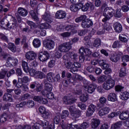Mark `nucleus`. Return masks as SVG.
<instances>
[{
    "instance_id": "f257e3e1",
    "label": "nucleus",
    "mask_w": 129,
    "mask_h": 129,
    "mask_svg": "<svg viewBox=\"0 0 129 129\" xmlns=\"http://www.w3.org/2000/svg\"><path fill=\"white\" fill-rule=\"evenodd\" d=\"M114 14V10L112 9L111 8L107 7L106 8L103 13V18L102 19V22L103 23H106L107 21L110 20Z\"/></svg>"
},
{
    "instance_id": "f03ea898",
    "label": "nucleus",
    "mask_w": 129,
    "mask_h": 129,
    "mask_svg": "<svg viewBox=\"0 0 129 129\" xmlns=\"http://www.w3.org/2000/svg\"><path fill=\"white\" fill-rule=\"evenodd\" d=\"M29 74L31 76L37 79H43L46 77V75L44 73L41 71H36V70L33 69H30Z\"/></svg>"
},
{
    "instance_id": "7ed1b4c3",
    "label": "nucleus",
    "mask_w": 129,
    "mask_h": 129,
    "mask_svg": "<svg viewBox=\"0 0 129 129\" xmlns=\"http://www.w3.org/2000/svg\"><path fill=\"white\" fill-rule=\"evenodd\" d=\"M6 28L12 29V30H17L18 24H17V20L16 19L13 18L12 16L9 17V20L7 21Z\"/></svg>"
},
{
    "instance_id": "20e7f679",
    "label": "nucleus",
    "mask_w": 129,
    "mask_h": 129,
    "mask_svg": "<svg viewBox=\"0 0 129 129\" xmlns=\"http://www.w3.org/2000/svg\"><path fill=\"white\" fill-rule=\"evenodd\" d=\"M72 41H70L59 45L58 49L60 52H68L70 51V50H71V48H72Z\"/></svg>"
},
{
    "instance_id": "39448f33",
    "label": "nucleus",
    "mask_w": 129,
    "mask_h": 129,
    "mask_svg": "<svg viewBox=\"0 0 129 129\" xmlns=\"http://www.w3.org/2000/svg\"><path fill=\"white\" fill-rule=\"evenodd\" d=\"M114 85H115V81L112 79H109L103 83L102 87L105 90H109L113 88Z\"/></svg>"
},
{
    "instance_id": "423d86ee",
    "label": "nucleus",
    "mask_w": 129,
    "mask_h": 129,
    "mask_svg": "<svg viewBox=\"0 0 129 129\" xmlns=\"http://www.w3.org/2000/svg\"><path fill=\"white\" fill-rule=\"evenodd\" d=\"M38 59L41 62H46L47 60L50 59V53L47 51L40 52L38 54Z\"/></svg>"
},
{
    "instance_id": "0eeeda50",
    "label": "nucleus",
    "mask_w": 129,
    "mask_h": 129,
    "mask_svg": "<svg viewBox=\"0 0 129 129\" xmlns=\"http://www.w3.org/2000/svg\"><path fill=\"white\" fill-rule=\"evenodd\" d=\"M18 59L8 57L6 61V66L7 67H15L18 64Z\"/></svg>"
},
{
    "instance_id": "6e6552de",
    "label": "nucleus",
    "mask_w": 129,
    "mask_h": 129,
    "mask_svg": "<svg viewBox=\"0 0 129 129\" xmlns=\"http://www.w3.org/2000/svg\"><path fill=\"white\" fill-rule=\"evenodd\" d=\"M25 57L27 60L32 61V60H35L36 57H37V53L33 51H29L25 54Z\"/></svg>"
},
{
    "instance_id": "1a4fd4ad",
    "label": "nucleus",
    "mask_w": 129,
    "mask_h": 129,
    "mask_svg": "<svg viewBox=\"0 0 129 129\" xmlns=\"http://www.w3.org/2000/svg\"><path fill=\"white\" fill-rule=\"evenodd\" d=\"M93 25V22L90 19H87L86 21L82 22L81 26L83 29L90 28Z\"/></svg>"
},
{
    "instance_id": "9d476101",
    "label": "nucleus",
    "mask_w": 129,
    "mask_h": 129,
    "mask_svg": "<svg viewBox=\"0 0 129 129\" xmlns=\"http://www.w3.org/2000/svg\"><path fill=\"white\" fill-rule=\"evenodd\" d=\"M95 109H96V106L93 104H91L89 106L87 110L86 115L87 116H91L93 113H94V111H95Z\"/></svg>"
},
{
    "instance_id": "9b49d317",
    "label": "nucleus",
    "mask_w": 129,
    "mask_h": 129,
    "mask_svg": "<svg viewBox=\"0 0 129 129\" xmlns=\"http://www.w3.org/2000/svg\"><path fill=\"white\" fill-rule=\"evenodd\" d=\"M63 100L64 104H73L75 102V99L72 97L70 96H65L63 98Z\"/></svg>"
},
{
    "instance_id": "f8f14e48",
    "label": "nucleus",
    "mask_w": 129,
    "mask_h": 129,
    "mask_svg": "<svg viewBox=\"0 0 129 129\" xmlns=\"http://www.w3.org/2000/svg\"><path fill=\"white\" fill-rule=\"evenodd\" d=\"M97 87V86L96 84H90L88 86L85 87V90L86 91H87L88 93H93L94 91H95V89H96V88Z\"/></svg>"
},
{
    "instance_id": "ddd939ff",
    "label": "nucleus",
    "mask_w": 129,
    "mask_h": 129,
    "mask_svg": "<svg viewBox=\"0 0 129 129\" xmlns=\"http://www.w3.org/2000/svg\"><path fill=\"white\" fill-rule=\"evenodd\" d=\"M43 45L48 49H53L55 43L52 40L47 39L44 42Z\"/></svg>"
},
{
    "instance_id": "4468645a",
    "label": "nucleus",
    "mask_w": 129,
    "mask_h": 129,
    "mask_svg": "<svg viewBox=\"0 0 129 129\" xmlns=\"http://www.w3.org/2000/svg\"><path fill=\"white\" fill-rule=\"evenodd\" d=\"M55 18L60 19H64L66 18V12L62 10L57 11L55 14Z\"/></svg>"
},
{
    "instance_id": "2eb2a0df",
    "label": "nucleus",
    "mask_w": 129,
    "mask_h": 129,
    "mask_svg": "<svg viewBox=\"0 0 129 129\" xmlns=\"http://www.w3.org/2000/svg\"><path fill=\"white\" fill-rule=\"evenodd\" d=\"M110 110V109L109 107H105L99 111V115H100V116H103V115H105V114H108V113H109Z\"/></svg>"
},
{
    "instance_id": "dca6fc26",
    "label": "nucleus",
    "mask_w": 129,
    "mask_h": 129,
    "mask_svg": "<svg viewBox=\"0 0 129 129\" xmlns=\"http://www.w3.org/2000/svg\"><path fill=\"white\" fill-rule=\"evenodd\" d=\"M113 28L116 33H121V31H122V26L119 22L115 23L113 24Z\"/></svg>"
},
{
    "instance_id": "f3484780",
    "label": "nucleus",
    "mask_w": 129,
    "mask_h": 129,
    "mask_svg": "<svg viewBox=\"0 0 129 129\" xmlns=\"http://www.w3.org/2000/svg\"><path fill=\"white\" fill-rule=\"evenodd\" d=\"M4 101H9V102H13V95L11 94L6 93L3 96Z\"/></svg>"
},
{
    "instance_id": "a211bd4d",
    "label": "nucleus",
    "mask_w": 129,
    "mask_h": 129,
    "mask_svg": "<svg viewBox=\"0 0 129 129\" xmlns=\"http://www.w3.org/2000/svg\"><path fill=\"white\" fill-rule=\"evenodd\" d=\"M43 19L45 22L48 23L49 24H51L52 22H53V18H52V16L50 15V14L45 13L43 17Z\"/></svg>"
},
{
    "instance_id": "6ab92c4d",
    "label": "nucleus",
    "mask_w": 129,
    "mask_h": 129,
    "mask_svg": "<svg viewBox=\"0 0 129 129\" xmlns=\"http://www.w3.org/2000/svg\"><path fill=\"white\" fill-rule=\"evenodd\" d=\"M18 13L22 17H26L28 15V11L22 7L18 9Z\"/></svg>"
},
{
    "instance_id": "aec40b11",
    "label": "nucleus",
    "mask_w": 129,
    "mask_h": 129,
    "mask_svg": "<svg viewBox=\"0 0 129 129\" xmlns=\"http://www.w3.org/2000/svg\"><path fill=\"white\" fill-rule=\"evenodd\" d=\"M71 115L73 119L76 120V119L80 117V115H81V112L79 110H77L72 112Z\"/></svg>"
},
{
    "instance_id": "412c9836",
    "label": "nucleus",
    "mask_w": 129,
    "mask_h": 129,
    "mask_svg": "<svg viewBox=\"0 0 129 129\" xmlns=\"http://www.w3.org/2000/svg\"><path fill=\"white\" fill-rule=\"evenodd\" d=\"M100 124V120L98 119H92L91 122L92 128H96Z\"/></svg>"
},
{
    "instance_id": "4be33fe9",
    "label": "nucleus",
    "mask_w": 129,
    "mask_h": 129,
    "mask_svg": "<svg viewBox=\"0 0 129 129\" xmlns=\"http://www.w3.org/2000/svg\"><path fill=\"white\" fill-rule=\"evenodd\" d=\"M99 65L101 66L102 69H103V70H105L109 67V65L106 63L105 60H100L99 61Z\"/></svg>"
},
{
    "instance_id": "5701e85b",
    "label": "nucleus",
    "mask_w": 129,
    "mask_h": 129,
    "mask_svg": "<svg viewBox=\"0 0 129 129\" xmlns=\"http://www.w3.org/2000/svg\"><path fill=\"white\" fill-rule=\"evenodd\" d=\"M21 44L22 45H23V48L24 49H28V48L29 47V44L28 42H27V36L25 35L22 36Z\"/></svg>"
},
{
    "instance_id": "b1692460",
    "label": "nucleus",
    "mask_w": 129,
    "mask_h": 129,
    "mask_svg": "<svg viewBox=\"0 0 129 129\" xmlns=\"http://www.w3.org/2000/svg\"><path fill=\"white\" fill-rule=\"evenodd\" d=\"M119 117L122 120H125L129 118V111H125L119 114Z\"/></svg>"
},
{
    "instance_id": "393cba45",
    "label": "nucleus",
    "mask_w": 129,
    "mask_h": 129,
    "mask_svg": "<svg viewBox=\"0 0 129 129\" xmlns=\"http://www.w3.org/2000/svg\"><path fill=\"white\" fill-rule=\"evenodd\" d=\"M106 98H105V97L103 96L100 97L99 99L100 103L97 104V107H98L99 108H101V107L103 106V104L106 103Z\"/></svg>"
},
{
    "instance_id": "a878e982",
    "label": "nucleus",
    "mask_w": 129,
    "mask_h": 129,
    "mask_svg": "<svg viewBox=\"0 0 129 129\" xmlns=\"http://www.w3.org/2000/svg\"><path fill=\"white\" fill-rule=\"evenodd\" d=\"M108 100L109 101H112L114 102V101H116L117 100V98L116 97V94L114 93H110L107 97Z\"/></svg>"
},
{
    "instance_id": "bb28decb",
    "label": "nucleus",
    "mask_w": 129,
    "mask_h": 129,
    "mask_svg": "<svg viewBox=\"0 0 129 129\" xmlns=\"http://www.w3.org/2000/svg\"><path fill=\"white\" fill-rule=\"evenodd\" d=\"M7 48L10 50L13 53H15L17 51L16 45L14 43L12 42H9L7 45Z\"/></svg>"
},
{
    "instance_id": "cd10ccee",
    "label": "nucleus",
    "mask_w": 129,
    "mask_h": 129,
    "mask_svg": "<svg viewBox=\"0 0 129 129\" xmlns=\"http://www.w3.org/2000/svg\"><path fill=\"white\" fill-rule=\"evenodd\" d=\"M120 98L122 100H127L129 99V93L126 91L121 92L120 93Z\"/></svg>"
},
{
    "instance_id": "c85d7f7f",
    "label": "nucleus",
    "mask_w": 129,
    "mask_h": 129,
    "mask_svg": "<svg viewBox=\"0 0 129 129\" xmlns=\"http://www.w3.org/2000/svg\"><path fill=\"white\" fill-rule=\"evenodd\" d=\"M9 20V17H4L0 21V27L4 28V29L7 27V24Z\"/></svg>"
},
{
    "instance_id": "c756f323",
    "label": "nucleus",
    "mask_w": 129,
    "mask_h": 129,
    "mask_svg": "<svg viewBox=\"0 0 129 129\" xmlns=\"http://www.w3.org/2000/svg\"><path fill=\"white\" fill-rule=\"evenodd\" d=\"M22 66L24 72L26 73H28V72L30 73V70H30L29 66H28V62L23 60L22 61Z\"/></svg>"
},
{
    "instance_id": "7c9ffc66",
    "label": "nucleus",
    "mask_w": 129,
    "mask_h": 129,
    "mask_svg": "<svg viewBox=\"0 0 129 129\" xmlns=\"http://www.w3.org/2000/svg\"><path fill=\"white\" fill-rule=\"evenodd\" d=\"M121 60L123 63H121L122 66L125 67L126 66V62L129 61V55H124L121 56Z\"/></svg>"
},
{
    "instance_id": "2f4dec72",
    "label": "nucleus",
    "mask_w": 129,
    "mask_h": 129,
    "mask_svg": "<svg viewBox=\"0 0 129 129\" xmlns=\"http://www.w3.org/2000/svg\"><path fill=\"white\" fill-rule=\"evenodd\" d=\"M121 125H122V121H119L112 124L111 126V129L120 128V127H121Z\"/></svg>"
},
{
    "instance_id": "473e14b6",
    "label": "nucleus",
    "mask_w": 129,
    "mask_h": 129,
    "mask_svg": "<svg viewBox=\"0 0 129 129\" xmlns=\"http://www.w3.org/2000/svg\"><path fill=\"white\" fill-rule=\"evenodd\" d=\"M64 65L67 69H70L71 68H72L73 66V61H72V60H66L64 61Z\"/></svg>"
},
{
    "instance_id": "72a5a7b5",
    "label": "nucleus",
    "mask_w": 129,
    "mask_h": 129,
    "mask_svg": "<svg viewBox=\"0 0 129 129\" xmlns=\"http://www.w3.org/2000/svg\"><path fill=\"white\" fill-rule=\"evenodd\" d=\"M75 94L80 95L82 94V90H81V85L78 84L76 86V88L74 90Z\"/></svg>"
},
{
    "instance_id": "f704fd0d",
    "label": "nucleus",
    "mask_w": 129,
    "mask_h": 129,
    "mask_svg": "<svg viewBox=\"0 0 129 129\" xmlns=\"http://www.w3.org/2000/svg\"><path fill=\"white\" fill-rule=\"evenodd\" d=\"M54 73L52 72L48 73L46 75L47 80L49 81V82H53L54 81Z\"/></svg>"
},
{
    "instance_id": "c9c22d12",
    "label": "nucleus",
    "mask_w": 129,
    "mask_h": 129,
    "mask_svg": "<svg viewBox=\"0 0 129 129\" xmlns=\"http://www.w3.org/2000/svg\"><path fill=\"white\" fill-rule=\"evenodd\" d=\"M32 44L34 48H39L41 46V41L38 38H35L33 40Z\"/></svg>"
},
{
    "instance_id": "e433bc0d",
    "label": "nucleus",
    "mask_w": 129,
    "mask_h": 129,
    "mask_svg": "<svg viewBox=\"0 0 129 129\" xmlns=\"http://www.w3.org/2000/svg\"><path fill=\"white\" fill-rule=\"evenodd\" d=\"M44 89L46 91L51 92L53 89V85L50 83H46L44 85Z\"/></svg>"
},
{
    "instance_id": "4c0bfd02",
    "label": "nucleus",
    "mask_w": 129,
    "mask_h": 129,
    "mask_svg": "<svg viewBox=\"0 0 129 129\" xmlns=\"http://www.w3.org/2000/svg\"><path fill=\"white\" fill-rule=\"evenodd\" d=\"M27 24L28 26H30L31 30H34V29L38 28V25H36V23L33 22V21H27Z\"/></svg>"
},
{
    "instance_id": "58836bf2",
    "label": "nucleus",
    "mask_w": 129,
    "mask_h": 129,
    "mask_svg": "<svg viewBox=\"0 0 129 129\" xmlns=\"http://www.w3.org/2000/svg\"><path fill=\"white\" fill-rule=\"evenodd\" d=\"M30 14L32 16V18L35 22H39V17H38V15L36 14L34 10H31L30 12Z\"/></svg>"
},
{
    "instance_id": "ea45409f",
    "label": "nucleus",
    "mask_w": 129,
    "mask_h": 129,
    "mask_svg": "<svg viewBox=\"0 0 129 129\" xmlns=\"http://www.w3.org/2000/svg\"><path fill=\"white\" fill-rule=\"evenodd\" d=\"M87 17H86V15H82L80 17L76 18L75 19L76 23H80V22H84V21H86V18Z\"/></svg>"
},
{
    "instance_id": "a19ab883",
    "label": "nucleus",
    "mask_w": 129,
    "mask_h": 129,
    "mask_svg": "<svg viewBox=\"0 0 129 129\" xmlns=\"http://www.w3.org/2000/svg\"><path fill=\"white\" fill-rule=\"evenodd\" d=\"M122 45V42L119 40H116L114 42V43L112 44V48H119L121 47Z\"/></svg>"
},
{
    "instance_id": "79ce46f5",
    "label": "nucleus",
    "mask_w": 129,
    "mask_h": 129,
    "mask_svg": "<svg viewBox=\"0 0 129 129\" xmlns=\"http://www.w3.org/2000/svg\"><path fill=\"white\" fill-rule=\"evenodd\" d=\"M119 59H120V56H118L116 55L112 54L110 57V59L112 62H114L115 63H116L119 60Z\"/></svg>"
},
{
    "instance_id": "37998d69",
    "label": "nucleus",
    "mask_w": 129,
    "mask_h": 129,
    "mask_svg": "<svg viewBox=\"0 0 129 129\" xmlns=\"http://www.w3.org/2000/svg\"><path fill=\"white\" fill-rule=\"evenodd\" d=\"M89 96H88V94H84L82 96H80V99L82 102H86L87 100H88V98Z\"/></svg>"
},
{
    "instance_id": "c03bdc74",
    "label": "nucleus",
    "mask_w": 129,
    "mask_h": 129,
    "mask_svg": "<svg viewBox=\"0 0 129 129\" xmlns=\"http://www.w3.org/2000/svg\"><path fill=\"white\" fill-rule=\"evenodd\" d=\"M126 75V69L125 67L123 66V67L120 69L119 73L120 77H124Z\"/></svg>"
},
{
    "instance_id": "a18cd8bd",
    "label": "nucleus",
    "mask_w": 129,
    "mask_h": 129,
    "mask_svg": "<svg viewBox=\"0 0 129 129\" xmlns=\"http://www.w3.org/2000/svg\"><path fill=\"white\" fill-rule=\"evenodd\" d=\"M8 115L6 113H4L2 114L0 117L1 122H6V121H7V119H8Z\"/></svg>"
},
{
    "instance_id": "49530a36",
    "label": "nucleus",
    "mask_w": 129,
    "mask_h": 129,
    "mask_svg": "<svg viewBox=\"0 0 129 129\" xmlns=\"http://www.w3.org/2000/svg\"><path fill=\"white\" fill-rule=\"evenodd\" d=\"M33 98V96H32V95H30L29 93L23 94L21 96L22 100H26L27 99H30V98Z\"/></svg>"
},
{
    "instance_id": "de8ad7c7",
    "label": "nucleus",
    "mask_w": 129,
    "mask_h": 129,
    "mask_svg": "<svg viewBox=\"0 0 129 129\" xmlns=\"http://www.w3.org/2000/svg\"><path fill=\"white\" fill-rule=\"evenodd\" d=\"M119 40L120 42L123 43H127V37H124L123 34H120L119 35Z\"/></svg>"
},
{
    "instance_id": "09e8293b",
    "label": "nucleus",
    "mask_w": 129,
    "mask_h": 129,
    "mask_svg": "<svg viewBox=\"0 0 129 129\" xmlns=\"http://www.w3.org/2000/svg\"><path fill=\"white\" fill-rule=\"evenodd\" d=\"M60 116V114H57L54 116L53 118V121L54 123H55L56 124H59V122H60V120L61 119V118Z\"/></svg>"
},
{
    "instance_id": "8fccbe9b",
    "label": "nucleus",
    "mask_w": 129,
    "mask_h": 129,
    "mask_svg": "<svg viewBox=\"0 0 129 129\" xmlns=\"http://www.w3.org/2000/svg\"><path fill=\"white\" fill-rule=\"evenodd\" d=\"M40 26V29H50L51 28V25L47 23H42L39 25Z\"/></svg>"
},
{
    "instance_id": "3c124183",
    "label": "nucleus",
    "mask_w": 129,
    "mask_h": 129,
    "mask_svg": "<svg viewBox=\"0 0 129 129\" xmlns=\"http://www.w3.org/2000/svg\"><path fill=\"white\" fill-rule=\"evenodd\" d=\"M70 56L71 58V59L74 60V62H75V61H77V60H78V54H77V53H74L72 52L71 53Z\"/></svg>"
},
{
    "instance_id": "603ef678",
    "label": "nucleus",
    "mask_w": 129,
    "mask_h": 129,
    "mask_svg": "<svg viewBox=\"0 0 129 129\" xmlns=\"http://www.w3.org/2000/svg\"><path fill=\"white\" fill-rule=\"evenodd\" d=\"M100 44H101V40H100V39L99 38H97L95 40L93 45L94 47L97 48L100 46Z\"/></svg>"
},
{
    "instance_id": "864d4df0",
    "label": "nucleus",
    "mask_w": 129,
    "mask_h": 129,
    "mask_svg": "<svg viewBox=\"0 0 129 129\" xmlns=\"http://www.w3.org/2000/svg\"><path fill=\"white\" fill-rule=\"evenodd\" d=\"M90 5H91V2L86 3L84 6H83L82 11H83V12H87L88 9H89V6H90Z\"/></svg>"
},
{
    "instance_id": "5fc2aeb1",
    "label": "nucleus",
    "mask_w": 129,
    "mask_h": 129,
    "mask_svg": "<svg viewBox=\"0 0 129 129\" xmlns=\"http://www.w3.org/2000/svg\"><path fill=\"white\" fill-rule=\"evenodd\" d=\"M68 115H69V111L67 110H64L61 113V117L62 119H64L66 117H68Z\"/></svg>"
},
{
    "instance_id": "6e6d98bb",
    "label": "nucleus",
    "mask_w": 129,
    "mask_h": 129,
    "mask_svg": "<svg viewBox=\"0 0 129 129\" xmlns=\"http://www.w3.org/2000/svg\"><path fill=\"white\" fill-rule=\"evenodd\" d=\"M23 83V79L22 78H18V82L16 85V87H17V88H22V87L24 85Z\"/></svg>"
},
{
    "instance_id": "4d7b16f0",
    "label": "nucleus",
    "mask_w": 129,
    "mask_h": 129,
    "mask_svg": "<svg viewBox=\"0 0 129 129\" xmlns=\"http://www.w3.org/2000/svg\"><path fill=\"white\" fill-rule=\"evenodd\" d=\"M114 16L116 18H117V19L118 18H121V17H122V13H121V9H117L116 11V14H115Z\"/></svg>"
},
{
    "instance_id": "13d9d810",
    "label": "nucleus",
    "mask_w": 129,
    "mask_h": 129,
    "mask_svg": "<svg viewBox=\"0 0 129 129\" xmlns=\"http://www.w3.org/2000/svg\"><path fill=\"white\" fill-rule=\"evenodd\" d=\"M86 70L89 73H94L95 72V68L92 66H90L87 67Z\"/></svg>"
},
{
    "instance_id": "bf43d9fd",
    "label": "nucleus",
    "mask_w": 129,
    "mask_h": 129,
    "mask_svg": "<svg viewBox=\"0 0 129 129\" xmlns=\"http://www.w3.org/2000/svg\"><path fill=\"white\" fill-rule=\"evenodd\" d=\"M105 80H106V76L103 75L98 78V83H103Z\"/></svg>"
},
{
    "instance_id": "052dcab7",
    "label": "nucleus",
    "mask_w": 129,
    "mask_h": 129,
    "mask_svg": "<svg viewBox=\"0 0 129 129\" xmlns=\"http://www.w3.org/2000/svg\"><path fill=\"white\" fill-rule=\"evenodd\" d=\"M70 10L72 12H74V13L79 11V9H78V7L76 5H72L70 6Z\"/></svg>"
},
{
    "instance_id": "680f3d73",
    "label": "nucleus",
    "mask_w": 129,
    "mask_h": 129,
    "mask_svg": "<svg viewBox=\"0 0 129 129\" xmlns=\"http://www.w3.org/2000/svg\"><path fill=\"white\" fill-rule=\"evenodd\" d=\"M56 62V60L54 59L51 60L50 61L48 62V68H53L54 66H55V63Z\"/></svg>"
},
{
    "instance_id": "e2e57ef3",
    "label": "nucleus",
    "mask_w": 129,
    "mask_h": 129,
    "mask_svg": "<svg viewBox=\"0 0 129 129\" xmlns=\"http://www.w3.org/2000/svg\"><path fill=\"white\" fill-rule=\"evenodd\" d=\"M27 106L28 107L31 108L33 107V106H35V102L33 100H29L26 103Z\"/></svg>"
},
{
    "instance_id": "0e129e2a",
    "label": "nucleus",
    "mask_w": 129,
    "mask_h": 129,
    "mask_svg": "<svg viewBox=\"0 0 129 129\" xmlns=\"http://www.w3.org/2000/svg\"><path fill=\"white\" fill-rule=\"evenodd\" d=\"M42 28H40V25L38 26L37 28H34L33 34H36L37 35H40Z\"/></svg>"
},
{
    "instance_id": "69168bd1",
    "label": "nucleus",
    "mask_w": 129,
    "mask_h": 129,
    "mask_svg": "<svg viewBox=\"0 0 129 129\" xmlns=\"http://www.w3.org/2000/svg\"><path fill=\"white\" fill-rule=\"evenodd\" d=\"M41 125L43 128H47L49 125V122L46 120H43L41 122Z\"/></svg>"
},
{
    "instance_id": "338daca9",
    "label": "nucleus",
    "mask_w": 129,
    "mask_h": 129,
    "mask_svg": "<svg viewBox=\"0 0 129 129\" xmlns=\"http://www.w3.org/2000/svg\"><path fill=\"white\" fill-rule=\"evenodd\" d=\"M81 127V128H80L82 129H85L87 128L88 127H89V123L87 122H84L83 123H82Z\"/></svg>"
},
{
    "instance_id": "774afa93",
    "label": "nucleus",
    "mask_w": 129,
    "mask_h": 129,
    "mask_svg": "<svg viewBox=\"0 0 129 129\" xmlns=\"http://www.w3.org/2000/svg\"><path fill=\"white\" fill-rule=\"evenodd\" d=\"M78 106L81 108V109H82L83 110H84L86 109V105H85L84 103L82 102H80L78 104Z\"/></svg>"
}]
</instances>
